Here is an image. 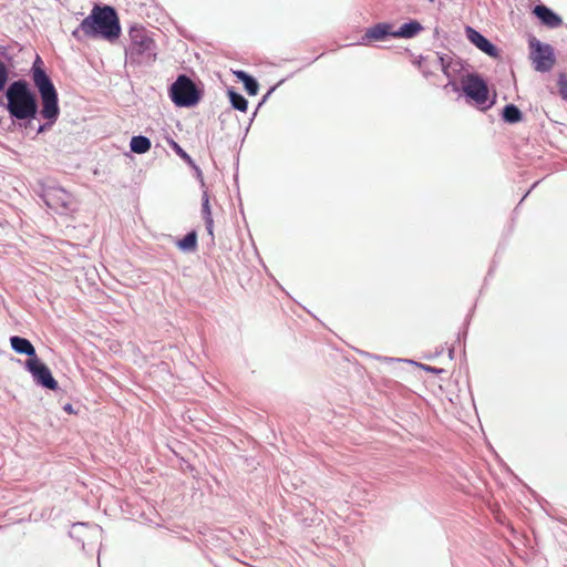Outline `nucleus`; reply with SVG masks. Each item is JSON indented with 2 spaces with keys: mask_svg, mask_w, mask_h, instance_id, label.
Instances as JSON below:
<instances>
[{
  "mask_svg": "<svg viewBox=\"0 0 567 567\" xmlns=\"http://www.w3.org/2000/svg\"><path fill=\"white\" fill-rule=\"evenodd\" d=\"M362 354L370 355L377 360L386 361V362H404L411 365H414L417 368V364H423L422 362L415 361L414 359H400V358H391V357H383L379 354H370L368 352H361Z\"/></svg>",
  "mask_w": 567,
  "mask_h": 567,
  "instance_id": "nucleus-29",
  "label": "nucleus"
},
{
  "mask_svg": "<svg viewBox=\"0 0 567 567\" xmlns=\"http://www.w3.org/2000/svg\"><path fill=\"white\" fill-rule=\"evenodd\" d=\"M205 265H206L207 269H209V271L212 272L213 277H215V272H214L212 265H209L207 262Z\"/></svg>",
  "mask_w": 567,
  "mask_h": 567,
  "instance_id": "nucleus-57",
  "label": "nucleus"
},
{
  "mask_svg": "<svg viewBox=\"0 0 567 567\" xmlns=\"http://www.w3.org/2000/svg\"><path fill=\"white\" fill-rule=\"evenodd\" d=\"M52 392L55 394L59 404H62V402H64V399H69L71 401L74 400L72 393H70L65 386L60 385V390Z\"/></svg>",
  "mask_w": 567,
  "mask_h": 567,
  "instance_id": "nucleus-33",
  "label": "nucleus"
},
{
  "mask_svg": "<svg viewBox=\"0 0 567 567\" xmlns=\"http://www.w3.org/2000/svg\"><path fill=\"white\" fill-rule=\"evenodd\" d=\"M202 189V203H200V214L202 218L205 221H214L213 210L210 205V195L208 193L207 185L205 184V188Z\"/></svg>",
  "mask_w": 567,
  "mask_h": 567,
  "instance_id": "nucleus-22",
  "label": "nucleus"
},
{
  "mask_svg": "<svg viewBox=\"0 0 567 567\" xmlns=\"http://www.w3.org/2000/svg\"><path fill=\"white\" fill-rule=\"evenodd\" d=\"M506 249V244H498L497 246V249L495 251V255H494V258L492 260V264L487 270V274L485 276V279H484V286L487 284L488 279L493 277L494 275V271L497 267V260L496 258H498Z\"/></svg>",
  "mask_w": 567,
  "mask_h": 567,
  "instance_id": "nucleus-27",
  "label": "nucleus"
},
{
  "mask_svg": "<svg viewBox=\"0 0 567 567\" xmlns=\"http://www.w3.org/2000/svg\"><path fill=\"white\" fill-rule=\"evenodd\" d=\"M436 64L440 70L447 79L446 84L443 86L444 90L450 89L453 92V85H461L464 83V79L475 71L467 60L458 56L453 51L447 53L435 52Z\"/></svg>",
  "mask_w": 567,
  "mask_h": 567,
  "instance_id": "nucleus-6",
  "label": "nucleus"
},
{
  "mask_svg": "<svg viewBox=\"0 0 567 567\" xmlns=\"http://www.w3.org/2000/svg\"><path fill=\"white\" fill-rule=\"evenodd\" d=\"M520 205H522V204H520V203H518V204L516 205V207L514 208V210H513V217H514L516 214H518V209H519Z\"/></svg>",
  "mask_w": 567,
  "mask_h": 567,
  "instance_id": "nucleus-56",
  "label": "nucleus"
},
{
  "mask_svg": "<svg viewBox=\"0 0 567 567\" xmlns=\"http://www.w3.org/2000/svg\"><path fill=\"white\" fill-rule=\"evenodd\" d=\"M90 40H102L117 44L123 34L117 9L109 3H94L89 14L81 21Z\"/></svg>",
  "mask_w": 567,
  "mask_h": 567,
  "instance_id": "nucleus-2",
  "label": "nucleus"
},
{
  "mask_svg": "<svg viewBox=\"0 0 567 567\" xmlns=\"http://www.w3.org/2000/svg\"><path fill=\"white\" fill-rule=\"evenodd\" d=\"M307 313H310L311 317H315V313L310 312V310H307Z\"/></svg>",
  "mask_w": 567,
  "mask_h": 567,
  "instance_id": "nucleus-61",
  "label": "nucleus"
},
{
  "mask_svg": "<svg viewBox=\"0 0 567 567\" xmlns=\"http://www.w3.org/2000/svg\"><path fill=\"white\" fill-rule=\"evenodd\" d=\"M24 47L19 42L13 41L11 44L0 45V61L14 71L18 66L16 58L23 51Z\"/></svg>",
  "mask_w": 567,
  "mask_h": 567,
  "instance_id": "nucleus-18",
  "label": "nucleus"
},
{
  "mask_svg": "<svg viewBox=\"0 0 567 567\" xmlns=\"http://www.w3.org/2000/svg\"><path fill=\"white\" fill-rule=\"evenodd\" d=\"M540 182H542L540 179H538V181L534 182V183L529 186V189L533 192V190H534V189L539 185V183H540Z\"/></svg>",
  "mask_w": 567,
  "mask_h": 567,
  "instance_id": "nucleus-53",
  "label": "nucleus"
},
{
  "mask_svg": "<svg viewBox=\"0 0 567 567\" xmlns=\"http://www.w3.org/2000/svg\"><path fill=\"white\" fill-rule=\"evenodd\" d=\"M453 93L457 95V99H462L467 106L484 114L497 103L496 87L478 71H472L461 85H453Z\"/></svg>",
  "mask_w": 567,
  "mask_h": 567,
  "instance_id": "nucleus-4",
  "label": "nucleus"
},
{
  "mask_svg": "<svg viewBox=\"0 0 567 567\" xmlns=\"http://www.w3.org/2000/svg\"><path fill=\"white\" fill-rule=\"evenodd\" d=\"M498 116L507 125H515L525 120L524 112L515 103H506L499 110Z\"/></svg>",
  "mask_w": 567,
  "mask_h": 567,
  "instance_id": "nucleus-19",
  "label": "nucleus"
},
{
  "mask_svg": "<svg viewBox=\"0 0 567 567\" xmlns=\"http://www.w3.org/2000/svg\"><path fill=\"white\" fill-rule=\"evenodd\" d=\"M433 37H434V39H440V37H441V29L439 27L434 28Z\"/></svg>",
  "mask_w": 567,
  "mask_h": 567,
  "instance_id": "nucleus-48",
  "label": "nucleus"
},
{
  "mask_svg": "<svg viewBox=\"0 0 567 567\" xmlns=\"http://www.w3.org/2000/svg\"><path fill=\"white\" fill-rule=\"evenodd\" d=\"M178 468L182 473H188L194 480H199V471L197 467L190 463L187 458L183 456H178Z\"/></svg>",
  "mask_w": 567,
  "mask_h": 567,
  "instance_id": "nucleus-24",
  "label": "nucleus"
},
{
  "mask_svg": "<svg viewBox=\"0 0 567 567\" xmlns=\"http://www.w3.org/2000/svg\"><path fill=\"white\" fill-rule=\"evenodd\" d=\"M207 246H208L209 248H212V247H214L215 245H212V241L209 240V241L207 243Z\"/></svg>",
  "mask_w": 567,
  "mask_h": 567,
  "instance_id": "nucleus-59",
  "label": "nucleus"
},
{
  "mask_svg": "<svg viewBox=\"0 0 567 567\" xmlns=\"http://www.w3.org/2000/svg\"><path fill=\"white\" fill-rule=\"evenodd\" d=\"M47 70L48 68L45 66L42 58L39 53L35 52L34 60L32 61L31 68L29 70V76H31L32 74L44 72Z\"/></svg>",
  "mask_w": 567,
  "mask_h": 567,
  "instance_id": "nucleus-31",
  "label": "nucleus"
},
{
  "mask_svg": "<svg viewBox=\"0 0 567 567\" xmlns=\"http://www.w3.org/2000/svg\"><path fill=\"white\" fill-rule=\"evenodd\" d=\"M417 368L426 373H432V374H436V375L447 372L444 368H439V367L430 365L426 363L417 364Z\"/></svg>",
  "mask_w": 567,
  "mask_h": 567,
  "instance_id": "nucleus-34",
  "label": "nucleus"
},
{
  "mask_svg": "<svg viewBox=\"0 0 567 567\" xmlns=\"http://www.w3.org/2000/svg\"><path fill=\"white\" fill-rule=\"evenodd\" d=\"M61 409L69 415H79L80 410L75 409L72 402H62Z\"/></svg>",
  "mask_w": 567,
  "mask_h": 567,
  "instance_id": "nucleus-37",
  "label": "nucleus"
},
{
  "mask_svg": "<svg viewBox=\"0 0 567 567\" xmlns=\"http://www.w3.org/2000/svg\"><path fill=\"white\" fill-rule=\"evenodd\" d=\"M302 522H303V525H305L306 527H310V526L315 525V518L306 517V518H303V520H302Z\"/></svg>",
  "mask_w": 567,
  "mask_h": 567,
  "instance_id": "nucleus-46",
  "label": "nucleus"
},
{
  "mask_svg": "<svg viewBox=\"0 0 567 567\" xmlns=\"http://www.w3.org/2000/svg\"><path fill=\"white\" fill-rule=\"evenodd\" d=\"M226 96L230 104L228 110H235L241 113H246L248 111L249 101L236 86H227Z\"/></svg>",
  "mask_w": 567,
  "mask_h": 567,
  "instance_id": "nucleus-20",
  "label": "nucleus"
},
{
  "mask_svg": "<svg viewBox=\"0 0 567 567\" xmlns=\"http://www.w3.org/2000/svg\"><path fill=\"white\" fill-rule=\"evenodd\" d=\"M12 72L0 61V94L9 87V83L12 81L10 80Z\"/></svg>",
  "mask_w": 567,
  "mask_h": 567,
  "instance_id": "nucleus-25",
  "label": "nucleus"
},
{
  "mask_svg": "<svg viewBox=\"0 0 567 567\" xmlns=\"http://www.w3.org/2000/svg\"><path fill=\"white\" fill-rule=\"evenodd\" d=\"M475 308H476V303H474V306L468 310L467 315L468 317L473 318V315H474V311H475Z\"/></svg>",
  "mask_w": 567,
  "mask_h": 567,
  "instance_id": "nucleus-54",
  "label": "nucleus"
},
{
  "mask_svg": "<svg viewBox=\"0 0 567 567\" xmlns=\"http://www.w3.org/2000/svg\"><path fill=\"white\" fill-rule=\"evenodd\" d=\"M464 34L472 45H474L477 50H480L491 59L495 61L503 60L502 49L476 28L466 24L464 27Z\"/></svg>",
  "mask_w": 567,
  "mask_h": 567,
  "instance_id": "nucleus-12",
  "label": "nucleus"
},
{
  "mask_svg": "<svg viewBox=\"0 0 567 567\" xmlns=\"http://www.w3.org/2000/svg\"><path fill=\"white\" fill-rule=\"evenodd\" d=\"M12 360L23 367L38 388L47 392L60 390V383L54 378L51 368L40 357H37L32 361H22L17 358H12Z\"/></svg>",
  "mask_w": 567,
  "mask_h": 567,
  "instance_id": "nucleus-8",
  "label": "nucleus"
},
{
  "mask_svg": "<svg viewBox=\"0 0 567 567\" xmlns=\"http://www.w3.org/2000/svg\"><path fill=\"white\" fill-rule=\"evenodd\" d=\"M40 198L50 209L65 214L71 210L73 195L64 187L55 183H42Z\"/></svg>",
  "mask_w": 567,
  "mask_h": 567,
  "instance_id": "nucleus-10",
  "label": "nucleus"
},
{
  "mask_svg": "<svg viewBox=\"0 0 567 567\" xmlns=\"http://www.w3.org/2000/svg\"><path fill=\"white\" fill-rule=\"evenodd\" d=\"M241 458H244V462L247 464V466L255 467V465L258 464L254 456H241Z\"/></svg>",
  "mask_w": 567,
  "mask_h": 567,
  "instance_id": "nucleus-44",
  "label": "nucleus"
},
{
  "mask_svg": "<svg viewBox=\"0 0 567 567\" xmlns=\"http://www.w3.org/2000/svg\"><path fill=\"white\" fill-rule=\"evenodd\" d=\"M424 25L420 20L414 18H409L406 21L401 23L398 28L394 27L395 39H414L420 35L424 31Z\"/></svg>",
  "mask_w": 567,
  "mask_h": 567,
  "instance_id": "nucleus-17",
  "label": "nucleus"
},
{
  "mask_svg": "<svg viewBox=\"0 0 567 567\" xmlns=\"http://www.w3.org/2000/svg\"><path fill=\"white\" fill-rule=\"evenodd\" d=\"M471 321H472V318L466 316L465 319H464V322L462 324V327H467V330L470 329V324H471Z\"/></svg>",
  "mask_w": 567,
  "mask_h": 567,
  "instance_id": "nucleus-47",
  "label": "nucleus"
},
{
  "mask_svg": "<svg viewBox=\"0 0 567 567\" xmlns=\"http://www.w3.org/2000/svg\"><path fill=\"white\" fill-rule=\"evenodd\" d=\"M532 14L538 20L542 27L549 30L560 28L564 24L561 16L545 3L535 4L532 9Z\"/></svg>",
  "mask_w": 567,
  "mask_h": 567,
  "instance_id": "nucleus-13",
  "label": "nucleus"
},
{
  "mask_svg": "<svg viewBox=\"0 0 567 567\" xmlns=\"http://www.w3.org/2000/svg\"><path fill=\"white\" fill-rule=\"evenodd\" d=\"M322 55H323V53L318 55V56H316V58H313V59H306V65L312 64L313 62H316Z\"/></svg>",
  "mask_w": 567,
  "mask_h": 567,
  "instance_id": "nucleus-49",
  "label": "nucleus"
},
{
  "mask_svg": "<svg viewBox=\"0 0 567 567\" xmlns=\"http://www.w3.org/2000/svg\"><path fill=\"white\" fill-rule=\"evenodd\" d=\"M307 313H310L311 317H315V313L310 312V310H307Z\"/></svg>",
  "mask_w": 567,
  "mask_h": 567,
  "instance_id": "nucleus-60",
  "label": "nucleus"
},
{
  "mask_svg": "<svg viewBox=\"0 0 567 567\" xmlns=\"http://www.w3.org/2000/svg\"><path fill=\"white\" fill-rule=\"evenodd\" d=\"M166 140L173 152L190 168L193 176L199 183V187L205 188L204 173L199 165L173 137L168 136Z\"/></svg>",
  "mask_w": 567,
  "mask_h": 567,
  "instance_id": "nucleus-14",
  "label": "nucleus"
},
{
  "mask_svg": "<svg viewBox=\"0 0 567 567\" xmlns=\"http://www.w3.org/2000/svg\"><path fill=\"white\" fill-rule=\"evenodd\" d=\"M394 27L395 22L391 20L375 22L372 25L364 29L363 34L355 43L346 44V47H370L374 42H385L391 39H395Z\"/></svg>",
  "mask_w": 567,
  "mask_h": 567,
  "instance_id": "nucleus-11",
  "label": "nucleus"
},
{
  "mask_svg": "<svg viewBox=\"0 0 567 567\" xmlns=\"http://www.w3.org/2000/svg\"><path fill=\"white\" fill-rule=\"evenodd\" d=\"M404 53L409 54L413 58L412 64L417 68L419 70H423V65L425 61L427 60V56L423 54H419L417 56H414L413 52L409 48H404Z\"/></svg>",
  "mask_w": 567,
  "mask_h": 567,
  "instance_id": "nucleus-32",
  "label": "nucleus"
},
{
  "mask_svg": "<svg viewBox=\"0 0 567 567\" xmlns=\"http://www.w3.org/2000/svg\"><path fill=\"white\" fill-rule=\"evenodd\" d=\"M243 86H244L245 92L249 96H256L260 90V84H259L258 80L252 74H250V76L245 80V82L243 83Z\"/></svg>",
  "mask_w": 567,
  "mask_h": 567,
  "instance_id": "nucleus-26",
  "label": "nucleus"
},
{
  "mask_svg": "<svg viewBox=\"0 0 567 567\" xmlns=\"http://www.w3.org/2000/svg\"><path fill=\"white\" fill-rule=\"evenodd\" d=\"M422 75L425 78V79H430L432 76H437L436 73H434L433 71H431L427 66L423 65V70H420Z\"/></svg>",
  "mask_w": 567,
  "mask_h": 567,
  "instance_id": "nucleus-42",
  "label": "nucleus"
},
{
  "mask_svg": "<svg viewBox=\"0 0 567 567\" xmlns=\"http://www.w3.org/2000/svg\"><path fill=\"white\" fill-rule=\"evenodd\" d=\"M467 336H468L467 327H461L456 334V340L454 342V344L462 347V359L465 362H466V348L465 347H466Z\"/></svg>",
  "mask_w": 567,
  "mask_h": 567,
  "instance_id": "nucleus-28",
  "label": "nucleus"
},
{
  "mask_svg": "<svg viewBox=\"0 0 567 567\" xmlns=\"http://www.w3.org/2000/svg\"><path fill=\"white\" fill-rule=\"evenodd\" d=\"M2 95L4 101L1 105L10 121L7 128L9 132H19L25 136L35 130L37 135H42L50 132L59 121L54 113L44 114L43 104L25 79L12 80Z\"/></svg>",
  "mask_w": 567,
  "mask_h": 567,
  "instance_id": "nucleus-1",
  "label": "nucleus"
},
{
  "mask_svg": "<svg viewBox=\"0 0 567 567\" xmlns=\"http://www.w3.org/2000/svg\"><path fill=\"white\" fill-rule=\"evenodd\" d=\"M128 43L123 45L125 65L151 68L157 60L158 47L154 33L141 23H132L127 29Z\"/></svg>",
  "mask_w": 567,
  "mask_h": 567,
  "instance_id": "nucleus-3",
  "label": "nucleus"
},
{
  "mask_svg": "<svg viewBox=\"0 0 567 567\" xmlns=\"http://www.w3.org/2000/svg\"><path fill=\"white\" fill-rule=\"evenodd\" d=\"M557 87L560 99L567 102V74L560 72L557 76Z\"/></svg>",
  "mask_w": 567,
  "mask_h": 567,
  "instance_id": "nucleus-30",
  "label": "nucleus"
},
{
  "mask_svg": "<svg viewBox=\"0 0 567 567\" xmlns=\"http://www.w3.org/2000/svg\"><path fill=\"white\" fill-rule=\"evenodd\" d=\"M2 226H3V220H2V219H0V227H2Z\"/></svg>",
  "mask_w": 567,
  "mask_h": 567,
  "instance_id": "nucleus-63",
  "label": "nucleus"
},
{
  "mask_svg": "<svg viewBox=\"0 0 567 567\" xmlns=\"http://www.w3.org/2000/svg\"><path fill=\"white\" fill-rule=\"evenodd\" d=\"M307 313H310L311 317H315V313L310 312V310H307Z\"/></svg>",
  "mask_w": 567,
  "mask_h": 567,
  "instance_id": "nucleus-62",
  "label": "nucleus"
},
{
  "mask_svg": "<svg viewBox=\"0 0 567 567\" xmlns=\"http://www.w3.org/2000/svg\"><path fill=\"white\" fill-rule=\"evenodd\" d=\"M447 355H449V359H450V360H454V359H455V344H452V346L447 349Z\"/></svg>",
  "mask_w": 567,
  "mask_h": 567,
  "instance_id": "nucleus-45",
  "label": "nucleus"
},
{
  "mask_svg": "<svg viewBox=\"0 0 567 567\" xmlns=\"http://www.w3.org/2000/svg\"><path fill=\"white\" fill-rule=\"evenodd\" d=\"M528 58L536 72L547 73L551 71L556 62V53L551 44L530 35L528 39Z\"/></svg>",
  "mask_w": 567,
  "mask_h": 567,
  "instance_id": "nucleus-9",
  "label": "nucleus"
},
{
  "mask_svg": "<svg viewBox=\"0 0 567 567\" xmlns=\"http://www.w3.org/2000/svg\"><path fill=\"white\" fill-rule=\"evenodd\" d=\"M204 225L206 233L210 238L212 245H215L214 221H205Z\"/></svg>",
  "mask_w": 567,
  "mask_h": 567,
  "instance_id": "nucleus-39",
  "label": "nucleus"
},
{
  "mask_svg": "<svg viewBox=\"0 0 567 567\" xmlns=\"http://www.w3.org/2000/svg\"><path fill=\"white\" fill-rule=\"evenodd\" d=\"M31 85L37 92L40 102L43 104L44 114L54 113L60 118L61 106L58 89L52 80L49 70L32 74L30 76Z\"/></svg>",
  "mask_w": 567,
  "mask_h": 567,
  "instance_id": "nucleus-7",
  "label": "nucleus"
},
{
  "mask_svg": "<svg viewBox=\"0 0 567 567\" xmlns=\"http://www.w3.org/2000/svg\"><path fill=\"white\" fill-rule=\"evenodd\" d=\"M532 190L528 188L524 195L522 196L519 203L522 204L529 195H530Z\"/></svg>",
  "mask_w": 567,
  "mask_h": 567,
  "instance_id": "nucleus-51",
  "label": "nucleus"
},
{
  "mask_svg": "<svg viewBox=\"0 0 567 567\" xmlns=\"http://www.w3.org/2000/svg\"><path fill=\"white\" fill-rule=\"evenodd\" d=\"M152 147V141L150 137L137 134L133 135L130 140V152L138 155L147 153Z\"/></svg>",
  "mask_w": 567,
  "mask_h": 567,
  "instance_id": "nucleus-21",
  "label": "nucleus"
},
{
  "mask_svg": "<svg viewBox=\"0 0 567 567\" xmlns=\"http://www.w3.org/2000/svg\"><path fill=\"white\" fill-rule=\"evenodd\" d=\"M296 74V72H291L290 74H288L286 78H282L281 80H279L277 83H275L274 85H270L268 87V90L266 91V93L261 96V99L258 101L257 103V110H260L266 103L267 101L270 99V96L275 93V91L280 87L286 81H288L289 79H291L293 75Z\"/></svg>",
  "mask_w": 567,
  "mask_h": 567,
  "instance_id": "nucleus-23",
  "label": "nucleus"
},
{
  "mask_svg": "<svg viewBox=\"0 0 567 567\" xmlns=\"http://www.w3.org/2000/svg\"><path fill=\"white\" fill-rule=\"evenodd\" d=\"M71 35L78 42H83L85 39H89V34L85 32V30L81 29V23L72 31Z\"/></svg>",
  "mask_w": 567,
  "mask_h": 567,
  "instance_id": "nucleus-36",
  "label": "nucleus"
},
{
  "mask_svg": "<svg viewBox=\"0 0 567 567\" xmlns=\"http://www.w3.org/2000/svg\"><path fill=\"white\" fill-rule=\"evenodd\" d=\"M87 525H89V523H83V522H76V523H73V524H72V526H71V529H70V530H69V533H68V534H69V536H70L72 539H74V540H76V542H79V543H82V546H84V542H83V540L81 539V537H80V536H78V534H76V528H79V527H85V526H87Z\"/></svg>",
  "mask_w": 567,
  "mask_h": 567,
  "instance_id": "nucleus-35",
  "label": "nucleus"
},
{
  "mask_svg": "<svg viewBox=\"0 0 567 567\" xmlns=\"http://www.w3.org/2000/svg\"><path fill=\"white\" fill-rule=\"evenodd\" d=\"M443 352H444V348H443V346H440V347H437L435 349V351H432V353L431 352L430 353H424L422 355V358L425 359V360H434L435 358L442 355Z\"/></svg>",
  "mask_w": 567,
  "mask_h": 567,
  "instance_id": "nucleus-38",
  "label": "nucleus"
},
{
  "mask_svg": "<svg viewBox=\"0 0 567 567\" xmlns=\"http://www.w3.org/2000/svg\"><path fill=\"white\" fill-rule=\"evenodd\" d=\"M176 248L183 254H192L198 249V233L195 228L188 230L182 237L168 235Z\"/></svg>",
  "mask_w": 567,
  "mask_h": 567,
  "instance_id": "nucleus-16",
  "label": "nucleus"
},
{
  "mask_svg": "<svg viewBox=\"0 0 567 567\" xmlns=\"http://www.w3.org/2000/svg\"><path fill=\"white\" fill-rule=\"evenodd\" d=\"M230 116H231L230 110H225L219 114L218 121L220 123L221 130L225 127V123L227 122L228 118H230Z\"/></svg>",
  "mask_w": 567,
  "mask_h": 567,
  "instance_id": "nucleus-41",
  "label": "nucleus"
},
{
  "mask_svg": "<svg viewBox=\"0 0 567 567\" xmlns=\"http://www.w3.org/2000/svg\"><path fill=\"white\" fill-rule=\"evenodd\" d=\"M259 110H257V106L255 107L250 118H249V122L252 123L254 120L256 118L257 114H258Z\"/></svg>",
  "mask_w": 567,
  "mask_h": 567,
  "instance_id": "nucleus-52",
  "label": "nucleus"
},
{
  "mask_svg": "<svg viewBox=\"0 0 567 567\" xmlns=\"http://www.w3.org/2000/svg\"><path fill=\"white\" fill-rule=\"evenodd\" d=\"M504 468H505V471H506L507 473H511L512 475L516 476V475L514 474V472L512 471V468H511L507 464H504Z\"/></svg>",
  "mask_w": 567,
  "mask_h": 567,
  "instance_id": "nucleus-55",
  "label": "nucleus"
},
{
  "mask_svg": "<svg viewBox=\"0 0 567 567\" xmlns=\"http://www.w3.org/2000/svg\"><path fill=\"white\" fill-rule=\"evenodd\" d=\"M234 75L243 84L245 80L250 76V73L245 70H236L234 71Z\"/></svg>",
  "mask_w": 567,
  "mask_h": 567,
  "instance_id": "nucleus-40",
  "label": "nucleus"
},
{
  "mask_svg": "<svg viewBox=\"0 0 567 567\" xmlns=\"http://www.w3.org/2000/svg\"><path fill=\"white\" fill-rule=\"evenodd\" d=\"M267 275L269 276V278L272 279V281L279 287L280 290H282L287 296H289V293L284 289V287L276 280V278L272 276V274L269 272L268 268L265 266V264H262Z\"/></svg>",
  "mask_w": 567,
  "mask_h": 567,
  "instance_id": "nucleus-43",
  "label": "nucleus"
},
{
  "mask_svg": "<svg viewBox=\"0 0 567 567\" xmlns=\"http://www.w3.org/2000/svg\"><path fill=\"white\" fill-rule=\"evenodd\" d=\"M239 210H240L241 215L245 217V215H244V207H243L241 203L239 204Z\"/></svg>",
  "mask_w": 567,
  "mask_h": 567,
  "instance_id": "nucleus-58",
  "label": "nucleus"
},
{
  "mask_svg": "<svg viewBox=\"0 0 567 567\" xmlns=\"http://www.w3.org/2000/svg\"><path fill=\"white\" fill-rule=\"evenodd\" d=\"M251 124L252 123L248 122V125L245 127V132H244V136L241 138V143H244V141H245V138H246V136H247V134L249 132V128H250Z\"/></svg>",
  "mask_w": 567,
  "mask_h": 567,
  "instance_id": "nucleus-50",
  "label": "nucleus"
},
{
  "mask_svg": "<svg viewBox=\"0 0 567 567\" xmlns=\"http://www.w3.org/2000/svg\"><path fill=\"white\" fill-rule=\"evenodd\" d=\"M192 73L193 76L178 73L176 79L167 85V95L178 109H194L204 99L205 85L194 71Z\"/></svg>",
  "mask_w": 567,
  "mask_h": 567,
  "instance_id": "nucleus-5",
  "label": "nucleus"
},
{
  "mask_svg": "<svg viewBox=\"0 0 567 567\" xmlns=\"http://www.w3.org/2000/svg\"><path fill=\"white\" fill-rule=\"evenodd\" d=\"M9 342L13 352L27 357L24 361H32L39 357L35 347L25 337L14 334L9 338Z\"/></svg>",
  "mask_w": 567,
  "mask_h": 567,
  "instance_id": "nucleus-15",
  "label": "nucleus"
}]
</instances>
